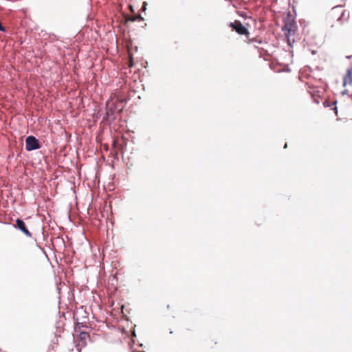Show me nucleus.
I'll return each instance as SVG.
<instances>
[{
	"mask_svg": "<svg viewBox=\"0 0 352 352\" xmlns=\"http://www.w3.org/2000/svg\"><path fill=\"white\" fill-rule=\"evenodd\" d=\"M41 145L38 140L34 136H28L25 140V148L27 151H32L38 149Z\"/></svg>",
	"mask_w": 352,
	"mask_h": 352,
	"instance_id": "1",
	"label": "nucleus"
},
{
	"mask_svg": "<svg viewBox=\"0 0 352 352\" xmlns=\"http://www.w3.org/2000/svg\"><path fill=\"white\" fill-rule=\"evenodd\" d=\"M229 26L240 35H245L249 33L248 30L239 21L230 23Z\"/></svg>",
	"mask_w": 352,
	"mask_h": 352,
	"instance_id": "2",
	"label": "nucleus"
},
{
	"mask_svg": "<svg viewBox=\"0 0 352 352\" xmlns=\"http://www.w3.org/2000/svg\"><path fill=\"white\" fill-rule=\"evenodd\" d=\"M295 24L290 21H287L283 27V30L285 32L286 34H292L294 35L295 33Z\"/></svg>",
	"mask_w": 352,
	"mask_h": 352,
	"instance_id": "3",
	"label": "nucleus"
},
{
	"mask_svg": "<svg viewBox=\"0 0 352 352\" xmlns=\"http://www.w3.org/2000/svg\"><path fill=\"white\" fill-rule=\"evenodd\" d=\"M16 227L19 229L21 232H23L27 236L31 237L32 234L30 231L26 228L25 223L21 219H16Z\"/></svg>",
	"mask_w": 352,
	"mask_h": 352,
	"instance_id": "4",
	"label": "nucleus"
},
{
	"mask_svg": "<svg viewBox=\"0 0 352 352\" xmlns=\"http://www.w3.org/2000/svg\"><path fill=\"white\" fill-rule=\"evenodd\" d=\"M122 149V146L118 142L117 139H113L112 142V152L114 155H117L118 152Z\"/></svg>",
	"mask_w": 352,
	"mask_h": 352,
	"instance_id": "5",
	"label": "nucleus"
},
{
	"mask_svg": "<svg viewBox=\"0 0 352 352\" xmlns=\"http://www.w3.org/2000/svg\"><path fill=\"white\" fill-rule=\"evenodd\" d=\"M352 83V69H348L347 74L344 77L343 85L346 86L347 84Z\"/></svg>",
	"mask_w": 352,
	"mask_h": 352,
	"instance_id": "6",
	"label": "nucleus"
},
{
	"mask_svg": "<svg viewBox=\"0 0 352 352\" xmlns=\"http://www.w3.org/2000/svg\"><path fill=\"white\" fill-rule=\"evenodd\" d=\"M336 104H337V101L336 100H335V101H333V102H332L331 103L329 102L328 101H324V107H332L331 109H332V110L334 111L336 115L338 114V108L336 107Z\"/></svg>",
	"mask_w": 352,
	"mask_h": 352,
	"instance_id": "7",
	"label": "nucleus"
},
{
	"mask_svg": "<svg viewBox=\"0 0 352 352\" xmlns=\"http://www.w3.org/2000/svg\"><path fill=\"white\" fill-rule=\"evenodd\" d=\"M89 337V335L86 332H80L79 334V338L82 342V345H86V340Z\"/></svg>",
	"mask_w": 352,
	"mask_h": 352,
	"instance_id": "8",
	"label": "nucleus"
},
{
	"mask_svg": "<svg viewBox=\"0 0 352 352\" xmlns=\"http://www.w3.org/2000/svg\"><path fill=\"white\" fill-rule=\"evenodd\" d=\"M346 10H342V13H341V15L340 16L338 19V21H340L341 23H342V18H345V20H347L348 18H349V12H347V15L346 16Z\"/></svg>",
	"mask_w": 352,
	"mask_h": 352,
	"instance_id": "9",
	"label": "nucleus"
},
{
	"mask_svg": "<svg viewBox=\"0 0 352 352\" xmlns=\"http://www.w3.org/2000/svg\"><path fill=\"white\" fill-rule=\"evenodd\" d=\"M291 34H286V36H287V44L288 45H289L290 47H292V43L294 42V39H291L289 36Z\"/></svg>",
	"mask_w": 352,
	"mask_h": 352,
	"instance_id": "10",
	"label": "nucleus"
},
{
	"mask_svg": "<svg viewBox=\"0 0 352 352\" xmlns=\"http://www.w3.org/2000/svg\"><path fill=\"white\" fill-rule=\"evenodd\" d=\"M103 146H104V150L107 151L109 149V146H108V145L107 144H104Z\"/></svg>",
	"mask_w": 352,
	"mask_h": 352,
	"instance_id": "11",
	"label": "nucleus"
},
{
	"mask_svg": "<svg viewBox=\"0 0 352 352\" xmlns=\"http://www.w3.org/2000/svg\"><path fill=\"white\" fill-rule=\"evenodd\" d=\"M342 94H346V90L343 91L342 92Z\"/></svg>",
	"mask_w": 352,
	"mask_h": 352,
	"instance_id": "12",
	"label": "nucleus"
},
{
	"mask_svg": "<svg viewBox=\"0 0 352 352\" xmlns=\"http://www.w3.org/2000/svg\"><path fill=\"white\" fill-rule=\"evenodd\" d=\"M287 144L286 143V144H285L284 148H287Z\"/></svg>",
	"mask_w": 352,
	"mask_h": 352,
	"instance_id": "13",
	"label": "nucleus"
},
{
	"mask_svg": "<svg viewBox=\"0 0 352 352\" xmlns=\"http://www.w3.org/2000/svg\"><path fill=\"white\" fill-rule=\"evenodd\" d=\"M351 57V56H346L347 58H350Z\"/></svg>",
	"mask_w": 352,
	"mask_h": 352,
	"instance_id": "14",
	"label": "nucleus"
},
{
	"mask_svg": "<svg viewBox=\"0 0 352 352\" xmlns=\"http://www.w3.org/2000/svg\"><path fill=\"white\" fill-rule=\"evenodd\" d=\"M145 4H146V2H144V6H143L144 8Z\"/></svg>",
	"mask_w": 352,
	"mask_h": 352,
	"instance_id": "15",
	"label": "nucleus"
}]
</instances>
